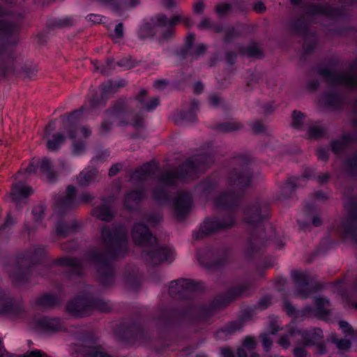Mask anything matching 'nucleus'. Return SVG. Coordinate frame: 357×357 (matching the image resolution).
<instances>
[{
	"label": "nucleus",
	"mask_w": 357,
	"mask_h": 357,
	"mask_svg": "<svg viewBox=\"0 0 357 357\" xmlns=\"http://www.w3.org/2000/svg\"><path fill=\"white\" fill-rule=\"evenodd\" d=\"M111 308L109 302L94 300L93 296L87 293L70 301L67 305L66 310L72 316L84 317L90 315L96 310L105 312L109 311Z\"/></svg>",
	"instance_id": "nucleus-1"
},
{
	"label": "nucleus",
	"mask_w": 357,
	"mask_h": 357,
	"mask_svg": "<svg viewBox=\"0 0 357 357\" xmlns=\"http://www.w3.org/2000/svg\"><path fill=\"white\" fill-rule=\"evenodd\" d=\"M102 240L108 251L116 254L119 250L126 244V229L121 226L112 229L107 227H103Z\"/></svg>",
	"instance_id": "nucleus-2"
},
{
	"label": "nucleus",
	"mask_w": 357,
	"mask_h": 357,
	"mask_svg": "<svg viewBox=\"0 0 357 357\" xmlns=\"http://www.w3.org/2000/svg\"><path fill=\"white\" fill-rule=\"evenodd\" d=\"M91 130L86 126L75 128L70 130V137L73 141V152L79 155L86 148V139L91 135Z\"/></svg>",
	"instance_id": "nucleus-3"
},
{
	"label": "nucleus",
	"mask_w": 357,
	"mask_h": 357,
	"mask_svg": "<svg viewBox=\"0 0 357 357\" xmlns=\"http://www.w3.org/2000/svg\"><path fill=\"white\" fill-rule=\"evenodd\" d=\"M174 258V251L166 246L156 245L146 255V260L153 265H158L165 261L171 262Z\"/></svg>",
	"instance_id": "nucleus-4"
},
{
	"label": "nucleus",
	"mask_w": 357,
	"mask_h": 357,
	"mask_svg": "<svg viewBox=\"0 0 357 357\" xmlns=\"http://www.w3.org/2000/svg\"><path fill=\"white\" fill-rule=\"evenodd\" d=\"M234 222L232 218H229L228 220L221 223L219 220L213 219L206 220L200 227L198 231L195 232L193 235L194 238L198 239L204 237V236L212 234L218 231L220 228L231 226Z\"/></svg>",
	"instance_id": "nucleus-5"
},
{
	"label": "nucleus",
	"mask_w": 357,
	"mask_h": 357,
	"mask_svg": "<svg viewBox=\"0 0 357 357\" xmlns=\"http://www.w3.org/2000/svg\"><path fill=\"white\" fill-rule=\"evenodd\" d=\"M135 243L140 245H152L156 243L155 237L151 235L149 229L144 225L137 222L135 224L131 231Z\"/></svg>",
	"instance_id": "nucleus-6"
},
{
	"label": "nucleus",
	"mask_w": 357,
	"mask_h": 357,
	"mask_svg": "<svg viewBox=\"0 0 357 357\" xmlns=\"http://www.w3.org/2000/svg\"><path fill=\"white\" fill-rule=\"evenodd\" d=\"M30 324L38 331H57L61 328L60 320L57 318L39 317L32 320Z\"/></svg>",
	"instance_id": "nucleus-7"
},
{
	"label": "nucleus",
	"mask_w": 357,
	"mask_h": 357,
	"mask_svg": "<svg viewBox=\"0 0 357 357\" xmlns=\"http://www.w3.org/2000/svg\"><path fill=\"white\" fill-rule=\"evenodd\" d=\"M22 310L20 303L13 301L5 292L0 291V314L14 315Z\"/></svg>",
	"instance_id": "nucleus-8"
},
{
	"label": "nucleus",
	"mask_w": 357,
	"mask_h": 357,
	"mask_svg": "<svg viewBox=\"0 0 357 357\" xmlns=\"http://www.w3.org/2000/svg\"><path fill=\"white\" fill-rule=\"evenodd\" d=\"M325 76L333 84L344 86L349 88L357 87V77H354L350 74H336L327 72Z\"/></svg>",
	"instance_id": "nucleus-9"
},
{
	"label": "nucleus",
	"mask_w": 357,
	"mask_h": 357,
	"mask_svg": "<svg viewBox=\"0 0 357 357\" xmlns=\"http://www.w3.org/2000/svg\"><path fill=\"white\" fill-rule=\"evenodd\" d=\"M192 206L191 197L188 193L178 195L174 202V211L178 218H183L188 213Z\"/></svg>",
	"instance_id": "nucleus-10"
},
{
	"label": "nucleus",
	"mask_w": 357,
	"mask_h": 357,
	"mask_svg": "<svg viewBox=\"0 0 357 357\" xmlns=\"http://www.w3.org/2000/svg\"><path fill=\"white\" fill-rule=\"evenodd\" d=\"M292 277L296 283L298 294L302 298L308 297L311 293L309 287V276L305 273L295 271L292 272Z\"/></svg>",
	"instance_id": "nucleus-11"
},
{
	"label": "nucleus",
	"mask_w": 357,
	"mask_h": 357,
	"mask_svg": "<svg viewBox=\"0 0 357 357\" xmlns=\"http://www.w3.org/2000/svg\"><path fill=\"white\" fill-rule=\"evenodd\" d=\"M38 167H40V170L46 176L47 178L50 181H53V174L50 172L52 164L51 162L47 158L43 159L40 162H36V163H31V165L26 169L25 173L28 176L34 174L36 172L37 168Z\"/></svg>",
	"instance_id": "nucleus-12"
},
{
	"label": "nucleus",
	"mask_w": 357,
	"mask_h": 357,
	"mask_svg": "<svg viewBox=\"0 0 357 357\" xmlns=\"http://www.w3.org/2000/svg\"><path fill=\"white\" fill-rule=\"evenodd\" d=\"M266 216V213L263 212L262 208L259 206H253L248 208L244 214V220L250 225H255Z\"/></svg>",
	"instance_id": "nucleus-13"
},
{
	"label": "nucleus",
	"mask_w": 357,
	"mask_h": 357,
	"mask_svg": "<svg viewBox=\"0 0 357 357\" xmlns=\"http://www.w3.org/2000/svg\"><path fill=\"white\" fill-rule=\"evenodd\" d=\"M33 190L31 187L23 185L22 183H16L13 185L10 192V197L16 204H19L32 194Z\"/></svg>",
	"instance_id": "nucleus-14"
},
{
	"label": "nucleus",
	"mask_w": 357,
	"mask_h": 357,
	"mask_svg": "<svg viewBox=\"0 0 357 357\" xmlns=\"http://www.w3.org/2000/svg\"><path fill=\"white\" fill-rule=\"evenodd\" d=\"M308 336V339L305 340V345H310L316 344V352L318 354H324L326 351L325 347L320 344L319 341L322 338V331L319 328H315L311 333L306 335Z\"/></svg>",
	"instance_id": "nucleus-15"
},
{
	"label": "nucleus",
	"mask_w": 357,
	"mask_h": 357,
	"mask_svg": "<svg viewBox=\"0 0 357 357\" xmlns=\"http://www.w3.org/2000/svg\"><path fill=\"white\" fill-rule=\"evenodd\" d=\"M250 183V176L248 173L233 174L229 178L228 183L234 186L236 190H241L243 188L248 186Z\"/></svg>",
	"instance_id": "nucleus-16"
},
{
	"label": "nucleus",
	"mask_w": 357,
	"mask_h": 357,
	"mask_svg": "<svg viewBox=\"0 0 357 357\" xmlns=\"http://www.w3.org/2000/svg\"><path fill=\"white\" fill-rule=\"evenodd\" d=\"M195 289L193 282L187 279H181L172 282L169 287V290L172 294H182L185 291H192Z\"/></svg>",
	"instance_id": "nucleus-17"
},
{
	"label": "nucleus",
	"mask_w": 357,
	"mask_h": 357,
	"mask_svg": "<svg viewBox=\"0 0 357 357\" xmlns=\"http://www.w3.org/2000/svg\"><path fill=\"white\" fill-rule=\"evenodd\" d=\"M137 100L142 109L146 111H152L159 105V100L157 98L146 100V91L142 90L139 93Z\"/></svg>",
	"instance_id": "nucleus-18"
},
{
	"label": "nucleus",
	"mask_w": 357,
	"mask_h": 357,
	"mask_svg": "<svg viewBox=\"0 0 357 357\" xmlns=\"http://www.w3.org/2000/svg\"><path fill=\"white\" fill-rule=\"evenodd\" d=\"M340 229L347 236L352 237L357 241V216L354 220L344 221L341 225Z\"/></svg>",
	"instance_id": "nucleus-19"
},
{
	"label": "nucleus",
	"mask_w": 357,
	"mask_h": 357,
	"mask_svg": "<svg viewBox=\"0 0 357 357\" xmlns=\"http://www.w3.org/2000/svg\"><path fill=\"white\" fill-rule=\"evenodd\" d=\"M111 201V199L104 201L101 206L95 209L94 214L98 218L105 221H108L112 218L113 213L109 206Z\"/></svg>",
	"instance_id": "nucleus-20"
},
{
	"label": "nucleus",
	"mask_w": 357,
	"mask_h": 357,
	"mask_svg": "<svg viewBox=\"0 0 357 357\" xmlns=\"http://www.w3.org/2000/svg\"><path fill=\"white\" fill-rule=\"evenodd\" d=\"M198 109V104L193 102L192 109L188 112L179 113L177 115L176 121L178 123H189L196 121V110Z\"/></svg>",
	"instance_id": "nucleus-21"
},
{
	"label": "nucleus",
	"mask_w": 357,
	"mask_h": 357,
	"mask_svg": "<svg viewBox=\"0 0 357 357\" xmlns=\"http://www.w3.org/2000/svg\"><path fill=\"white\" fill-rule=\"evenodd\" d=\"M109 6L115 12H118L128 8L132 7L136 4L135 0H107Z\"/></svg>",
	"instance_id": "nucleus-22"
},
{
	"label": "nucleus",
	"mask_w": 357,
	"mask_h": 357,
	"mask_svg": "<svg viewBox=\"0 0 357 357\" xmlns=\"http://www.w3.org/2000/svg\"><path fill=\"white\" fill-rule=\"evenodd\" d=\"M241 328L242 324L241 323H231L218 331L217 336L220 339H226L229 335L240 331Z\"/></svg>",
	"instance_id": "nucleus-23"
},
{
	"label": "nucleus",
	"mask_w": 357,
	"mask_h": 357,
	"mask_svg": "<svg viewBox=\"0 0 357 357\" xmlns=\"http://www.w3.org/2000/svg\"><path fill=\"white\" fill-rule=\"evenodd\" d=\"M17 32V27L12 24H8L0 22V39L5 40L6 39L13 36ZM2 48L0 47V53Z\"/></svg>",
	"instance_id": "nucleus-24"
},
{
	"label": "nucleus",
	"mask_w": 357,
	"mask_h": 357,
	"mask_svg": "<svg viewBox=\"0 0 357 357\" xmlns=\"http://www.w3.org/2000/svg\"><path fill=\"white\" fill-rule=\"evenodd\" d=\"M194 41V35L189 34L186 38V45L189 49V53L193 56H199L204 52L206 47L203 44H198L195 47H192Z\"/></svg>",
	"instance_id": "nucleus-25"
},
{
	"label": "nucleus",
	"mask_w": 357,
	"mask_h": 357,
	"mask_svg": "<svg viewBox=\"0 0 357 357\" xmlns=\"http://www.w3.org/2000/svg\"><path fill=\"white\" fill-rule=\"evenodd\" d=\"M144 197V193L141 191H134L126 195L124 199V206L130 208L138 203Z\"/></svg>",
	"instance_id": "nucleus-26"
},
{
	"label": "nucleus",
	"mask_w": 357,
	"mask_h": 357,
	"mask_svg": "<svg viewBox=\"0 0 357 357\" xmlns=\"http://www.w3.org/2000/svg\"><path fill=\"white\" fill-rule=\"evenodd\" d=\"M96 174V170L82 172L77 178L79 185L82 187L89 185L95 180Z\"/></svg>",
	"instance_id": "nucleus-27"
},
{
	"label": "nucleus",
	"mask_w": 357,
	"mask_h": 357,
	"mask_svg": "<svg viewBox=\"0 0 357 357\" xmlns=\"http://www.w3.org/2000/svg\"><path fill=\"white\" fill-rule=\"evenodd\" d=\"M65 137L60 133L52 136L51 139H48L47 142V147L50 151L58 149L65 142Z\"/></svg>",
	"instance_id": "nucleus-28"
},
{
	"label": "nucleus",
	"mask_w": 357,
	"mask_h": 357,
	"mask_svg": "<svg viewBox=\"0 0 357 357\" xmlns=\"http://www.w3.org/2000/svg\"><path fill=\"white\" fill-rule=\"evenodd\" d=\"M56 303V299L52 295L45 294L39 296L36 300V304L42 308L53 306Z\"/></svg>",
	"instance_id": "nucleus-29"
},
{
	"label": "nucleus",
	"mask_w": 357,
	"mask_h": 357,
	"mask_svg": "<svg viewBox=\"0 0 357 357\" xmlns=\"http://www.w3.org/2000/svg\"><path fill=\"white\" fill-rule=\"evenodd\" d=\"M92 64L96 71L105 75L109 74L111 73V69L114 68L113 61L112 60L107 61L105 65H100V63L97 61H92Z\"/></svg>",
	"instance_id": "nucleus-30"
},
{
	"label": "nucleus",
	"mask_w": 357,
	"mask_h": 357,
	"mask_svg": "<svg viewBox=\"0 0 357 357\" xmlns=\"http://www.w3.org/2000/svg\"><path fill=\"white\" fill-rule=\"evenodd\" d=\"M157 23L159 26L167 28V33L165 36V38L172 34L170 27L175 23L174 21L169 20L165 16L161 15L158 17Z\"/></svg>",
	"instance_id": "nucleus-31"
},
{
	"label": "nucleus",
	"mask_w": 357,
	"mask_h": 357,
	"mask_svg": "<svg viewBox=\"0 0 357 357\" xmlns=\"http://www.w3.org/2000/svg\"><path fill=\"white\" fill-rule=\"evenodd\" d=\"M324 132V128L317 125L311 126L307 131V137L310 139H316L322 136Z\"/></svg>",
	"instance_id": "nucleus-32"
},
{
	"label": "nucleus",
	"mask_w": 357,
	"mask_h": 357,
	"mask_svg": "<svg viewBox=\"0 0 357 357\" xmlns=\"http://www.w3.org/2000/svg\"><path fill=\"white\" fill-rule=\"evenodd\" d=\"M86 357H111L100 347L90 348L86 351Z\"/></svg>",
	"instance_id": "nucleus-33"
},
{
	"label": "nucleus",
	"mask_w": 357,
	"mask_h": 357,
	"mask_svg": "<svg viewBox=\"0 0 357 357\" xmlns=\"http://www.w3.org/2000/svg\"><path fill=\"white\" fill-rule=\"evenodd\" d=\"M345 167L351 174H357V151L346 163Z\"/></svg>",
	"instance_id": "nucleus-34"
},
{
	"label": "nucleus",
	"mask_w": 357,
	"mask_h": 357,
	"mask_svg": "<svg viewBox=\"0 0 357 357\" xmlns=\"http://www.w3.org/2000/svg\"><path fill=\"white\" fill-rule=\"evenodd\" d=\"M235 199V197L231 194H225L220 196L217 200L218 205H230Z\"/></svg>",
	"instance_id": "nucleus-35"
},
{
	"label": "nucleus",
	"mask_w": 357,
	"mask_h": 357,
	"mask_svg": "<svg viewBox=\"0 0 357 357\" xmlns=\"http://www.w3.org/2000/svg\"><path fill=\"white\" fill-rule=\"evenodd\" d=\"M293 120H292V125L296 128H300L303 121H304V116L303 114L300 112L294 111L293 113Z\"/></svg>",
	"instance_id": "nucleus-36"
},
{
	"label": "nucleus",
	"mask_w": 357,
	"mask_h": 357,
	"mask_svg": "<svg viewBox=\"0 0 357 357\" xmlns=\"http://www.w3.org/2000/svg\"><path fill=\"white\" fill-rule=\"evenodd\" d=\"M148 175V167H144L134 172L131 176L132 181L144 180Z\"/></svg>",
	"instance_id": "nucleus-37"
},
{
	"label": "nucleus",
	"mask_w": 357,
	"mask_h": 357,
	"mask_svg": "<svg viewBox=\"0 0 357 357\" xmlns=\"http://www.w3.org/2000/svg\"><path fill=\"white\" fill-rule=\"evenodd\" d=\"M256 342L253 337H247L243 342L242 346L244 347L248 351L253 353V350L256 347Z\"/></svg>",
	"instance_id": "nucleus-38"
},
{
	"label": "nucleus",
	"mask_w": 357,
	"mask_h": 357,
	"mask_svg": "<svg viewBox=\"0 0 357 357\" xmlns=\"http://www.w3.org/2000/svg\"><path fill=\"white\" fill-rule=\"evenodd\" d=\"M123 37V26L121 23L118 24L112 33V38L115 42H119Z\"/></svg>",
	"instance_id": "nucleus-39"
},
{
	"label": "nucleus",
	"mask_w": 357,
	"mask_h": 357,
	"mask_svg": "<svg viewBox=\"0 0 357 357\" xmlns=\"http://www.w3.org/2000/svg\"><path fill=\"white\" fill-rule=\"evenodd\" d=\"M178 176L174 172H167L162 178V183L165 185H172Z\"/></svg>",
	"instance_id": "nucleus-40"
},
{
	"label": "nucleus",
	"mask_w": 357,
	"mask_h": 357,
	"mask_svg": "<svg viewBox=\"0 0 357 357\" xmlns=\"http://www.w3.org/2000/svg\"><path fill=\"white\" fill-rule=\"evenodd\" d=\"M333 341L336 344V347L340 351L348 350L351 347V342L346 339H341Z\"/></svg>",
	"instance_id": "nucleus-41"
},
{
	"label": "nucleus",
	"mask_w": 357,
	"mask_h": 357,
	"mask_svg": "<svg viewBox=\"0 0 357 357\" xmlns=\"http://www.w3.org/2000/svg\"><path fill=\"white\" fill-rule=\"evenodd\" d=\"M260 337L262 341L264 349L266 351H268L273 343L272 339L270 335L266 333L261 335Z\"/></svg>",
	"instance_id": "nucleus-42"
},
{
	"label": "nucleus",
	"mask_w": 357,
	"mask_h": 357,
	"mask_svg": "<svg viewBox=\"0 0 357 357\" xmlns=\"http://www.w3.org/2000/svg\"><path fill=\"white\" fill-rule=\"evenodd\" d=\"M300 178H292L289 180L283 187V190L287 192H290L293 190L296 184L300 185Z\"/></svg>",
	"instance_id": "nucleus-43"
},
{
	"label": "nucleus",
	"mask_w": 357,
	"mask_h": 357,
	"mask_svg": "<svg viewBox=\"0 0 357 357\" xmlns=\"http://www.w3.org/2000/svg\"><path fill=\"white\" fill-rule=\"evenodd\" d=\"M75 188L73 185H69L67 188L65 202L67 204H71V202H73V200L75 197Z\"/></svg>",
	"instance_id": "nucleus-44"
},
{
	"label": "nucleus",
	"mask_w": 357,
	"mask_h": 357,
	"mask_svg": "<svg viewBox=\"0 0 357 357\" xmlns=\"http://www.w3.org/2000/svg\"><path fill=\"white\" fill-rule=\"evenodd\" d=\"M345 141H346L345 137H344L341 139L333 142L331 144L332 150L335 153L339 152L340 150H342L343 149Z\"/></svg>",
	"instance_id": "nucleus-45"
},
{
	"label": "nucleus",
	"mask_w": 357,
	"mask_h": 357,
	"mask_svg": "<svg viewBox=\"0 0 357 357\" xmlns=\"http://www.w3.org/2000/svg\"><path fill=\"white\" fill-rule=\"evenodd\" d=\"M237 356L238 357H259V355L255 353H250L243 346H241V347L238 349Z\"/></svg>",
	"instance_id": "nucleus-46"
},
{
	"label": "nucleus",
	"mask_w": 357,
	"mask_h": 357,
	"mask_svg": "<svg viewBox=\"0 0 357 357\" xmlns=\"http://www.w3.org/2000/svg\"><path fill=\"white\" fill-rule=\"evenodd\" d=\"M240 127V124L236 123H225L220 126V129L222 131H231L236 130Z\"/></svg>",
	"instance_id": "nucleus-47"
},
{
	"label": "nucleus",
	"mask_w": 357,
	"mask_h": 357,
	"mask_svg": "<svg viewBox=\"0 0 357 357\" xmlns=\"http://www.w3.org/2000/svg\"><path fill=\"white\" fill-rule=\"evenodd\" d=\"M337 100V97L336 96H326L323 98V102L326 105H328L330 106H334Z\"/></svg>",
	"instance_id": "nucleus-48"
},
{
	"label": "nucleus",
	"mask_w": 357,
	"mask_h": 357,
	"mask_svg": "<svg viewBox=\"0 0 357 357\" xmlns=\"http://www.w3.org/2000/svg\"><path fill=\"white\" fill-rule=\"evenodd\" d=\"M68 227L66 223H60L56 227V232L61 236H66L68 233Z\"/></svg>",
	"instance_id": "nucleus-49"
},
{
	"label": "nucleus",
	"mask_w": 357,
	"mask_h": 357,
	"mask_svg": "<svg viewBox=\"0 0 357 357\" xmlns=\"http://www.w3.org/2000/svg\"><path fill=\"white\" fill-rule=\"evenodd\" d=\"M315 304L318 310H321L322 307H325L329 305L328 300L324 298H317L315 300Z\"/></svg>",
	"instance_id": "nucleus-50"
},
{
	"label": "nucleus",
	"mask_w": 357,
	"mask_h": 357,
	"mask_svg": "<svg viewBox=\"0 0 357 357\" xmlns=\"http://www.w3.org/2000/svg\"><path fill=\"white\" fill-rule=\"evenodd\" d=\"M262 244V241L261 240H258L257 238H256L255 237H252L249 241V244H248V246H249V248L250 249H257L259 247L260 245Z\"/></svg>",
	"instance_id": "nucleus-51"
},
{
	"label": "nucleus",
	"mask_w": 357,
	"mask_h": 357,
	"mask_svg": "<svg viewBox=\"0 0 357 357\" xmlns=\"http://www.w3.org/2000/svg\"><path fill=\"white\" fill-rule=\"evenodd\" d=\"M33 214L36 220H40L43 216V208L42 206H36L33 209Z\"/></svg>",
	"instance_id": "nucleus-52"
},
{
	"label": "nucleus",
	"mask_w": 357,
	"mask_h": 357,
	"mask_svg": "<svg viewBox=\"0 0 357 357\" xmlns=\"http://www.w3.org/2000/svg\"><path fill=\"white\" fill-rule=\"evenodd\" d=\"M119 66L124 67L126 68H131L135 66V64L130 61L129 59H123L118 62Z\"/></svg>",
	"instance_id": "nucleus-53"
},
{
	"label": "nucleus",
	"mask_w": 357,
	"mask_h": 357,
	"mask_svg": "<svg viewBox=\"0 0 357 357\" xmlns=\"http://www.w3.org/2000/svg\"><path fill=\"white\" fill-rule=\"evenodd\" d=\"M294 354L295 357H306L307 353L303 347H296L294 349Z\"/></svg>",
	"instance_id": "nucleus-54"
},
{
	"label": "nucleus",
	"mask_w": 357,
	"mask_h": 357,
	"mask_svg": "<svg viewBox=\"0 0 357 357\" xmlns=\"http://www.w3.org/2000/svg\"><path fill=\"white\" fill-rule=\"evenodd\" d=\"M317 156L319 159L326 160L328 158V151L324 148H320L317 150Z\"/></svg>",
	"instance_id": "nucleus-55"
},
{
	"label": "nucleus",
	"mask_w": 357,
	"mask_h": 357,
	"mask_svg": "<svg viewBox=\"0 0 357 357\" xmlns=\"http://www.w3.org/2000/svg\"><path fill=\"white\" fill-rule=\"evenodd\" d=\"M82 112V110L75 111L68 116V117L66 119V122L68 123H73L75 121V119H77L79 117Z\"/></svg>",
	"instance_id": "nucleus-56"
},
{
	"label": "nucleus",
	"mask_w": 357,
	"mask_h": 357,
	"mask_svg": "<svg viewBox=\"0 0 357 357\" xmlns=\"http://www.w3.org/2000/svg\"><path fill=\"white\" fill-rule=\"evenodd\" d=\"M339 326L345 333H349L352 331L351 327L347 321H339Z\"/></svg>",
	"instance_id": "nucleus-57"
},
{
	"label": "nucleus",
	"mask_w": 357,
	"mask_h": 357,
	"mask_svg": "<svg viewBox=\"0 0 357 357\" xmlns=\"http://www.w3.org/2000/svg\"><path fill=\"white\" fill-rule=\"evenodd\" d=\"M254 8L256 12L262 13L266 10V6L261 1H258L255 3Z\"/></svg>",
	"instance_id": "nucleus-58"
},
{
	"label": "nucleus",
	"mask_w": 357,
	"mask_h": 357,
	"mask_svg": "<svg viewBox=\"0 0 357 357\" xmlns=\"http://www.w3.org/2000/svg\"><path fill=\"white\" fill-rule=\"evenodd\" d=\"M89 20L93 23H100L102 22V17L100 15L91 14L88 15Z\"/></svg>",
	"instance_id": "nucleus-59"
},
{
	"label": "nucleus",
	"mask_w": 357,
	"mask_h": 357,
	"mask_svg": "<svg viewBox=\"0 0 357 357\" xmlns=\"http://www.w3.org/2000/svg\"><path fill=\"white\" fill-rule=\"evenodd\" d=\"M264 125L261 122H255L252 125V130L256 132H261L264 130Z\"/></svg>",
	"instance_id": "nucleus-60"
},
{
	"label": "nucleus",
	"mask_w": 357,
	"mask_h": 357,
	"mask_svg": "<svg viewBox=\"0 0 357 357\" xmlns=\"http://www.w3.org/2000/svg\"><path fill=\"white\" fill-rule=\"evenodd\" d=\"M210 104L213 107H217L220 102V98L217 95H213L210 97Z\"/></svg>",
	"instance_id": "nucleus-61"
},
{
	"label": "nucleus",
	"mask_w": 357,
	"mask_h": 357,
	"mask_svg": "<svg viewBox=\"0 0 357 357\" xmlns=\"http://www.w3.org/2000/svg\"><path fill=\"white\" fill-rule=\"evenodd\" d=\"M278 344L283 348H288L290 346V342L287 336L282 337L278 341Z\"/></svg>",
	"instance_id": "nucleus-62"
},
{
	"label": "nucleus",
	"mask_w": 357,
	"mask_h": 357,
	"mask_svg": "<svg viewBox=\"0 0 357 357\" xmlns=\"http://www.w3.org/2000/svg\"><path fill=\"white\" fill-rule=\"evenodd\" d=\"M13 223H14V220L11 218L10 216H8L4 224L0 227V233L3 230H4L6 227H8L9 226L12 225Z\"/></svg>",
	"instance_id": "nucleus-63"
},
{
	"label": "nucleus",
	"mask_w": 357,
	"mask_h": 357,
	"mask_svg": "<svg viewBox=\"0 0 357 357\" xmlns=\"http://www.w3.org/2000/svg\"><path fill=\"white\" fill-rule=\"evenodd\" d=\"M229 8V6L227 4H219L217 6V12L220 14H224L226 13Z\"/></svg>",
	"instance_id": "nucleus-64"
}]
</instances>
